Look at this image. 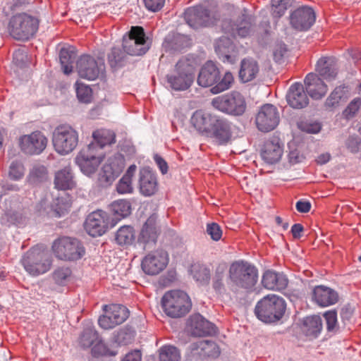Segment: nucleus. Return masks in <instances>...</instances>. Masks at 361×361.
I'll use <instances>...</instances> for the list:
<instances>
[{
  "instance_id": "1",
  "label": "nucleus",
  "mask_w": 361,
  "mask_h": 361,
  "mask_svg": "<svg viewBox=\"0 0 361 361\" xmlns=\"http://www.w3.org/2000/svg\"><path fill=\"white\" fill-rule=\"evenodd\" d=\"M39 20L35 16L20 13L13 16L8 25L10 35L16 39L27 40L38 30Z\"/></svg>"
},
{
  "instance_id": "2",
  "label": "nucleus",
  "mask_w": 361,
  "mask_h": 361,
  "mask_svg": "<svg viewBox=\"0 0 361 361\" xmlns=\"http://www.w3.org/2000/svg\"><path fill=\"white\" fill-rule=\"evenodd\" d=\"M286 303L282 298L268 295L256 305L255 313L261 321L268 323L279 320L284 314Z\"/></svg>"
},
{
  "instance_id": "3",
  "label": "nucleus",
  "mask_w": 361,
  "mask_h": 361,
  "mask_svg": "<svg viewBox=\"0 0 361 361\" xmlns=\"http://www.w3.org/2000/svg\"><path fill=\"white\" fill-rule=\"evenodd\" d=\"M161 305L166 315L172 318L185 316L192 307L188 294L182 290H173L166 292L161 299Z\"/></svg>"
},
{
  "instance_id": "4",
  "label": "nucleus",
  "mask_w": 361,
  "mask_h": 361,
  "mask_svg": "<svg viewBox=\"0 0 361 361\" xmlns=\"http://www.w3.org/2000/svg\"><path fill=\"white\" fill-rule=\"evenodd\" d=\"M52 145L55 152L61 156L73 152L78 146V131L69 125H60L52 133Z\"/></svg>"
},
{
  "instance_id": "5",
  "label": "nucleus",
  "mask_w": 361,
  "mask_h": 361,
  "mask_svg": "<svg viewBox=\"0 0 361 361\" xmlns=\"http://www.w3.org/2000/svg\"><path fill=\"white\" fill-rule=\"evenodd\" d=\"M257 269L244 261H235L229 268V279L238 288L250 289L257 281Z\"/></svg>"
},
{
  "instance_id": "6",
  "label": "nucleus",
  "mask_w": 361,
  "mask_h": 361,
  "mask_svg": "<svg viewBox=\"0 0 361 361\" xmlns=\"http://www.w3.org/2000/svg\"><path fill=\"white\" fill-rule=\"evenodd\" d=\"M233 81V76L230 72H226L221 77L219 69H200L197 77L199 85L204 87L213 86L211 92L214 94L228 90Z\"/></svg>"
},
{
  "instance_id": "7",
  "label": "nucleus",
  "mask_w": 361,
  "mask_h": 361,
  "mask_svg": "<svg viewBox=\"0 0 361 361\" xmlns=\"http://www.w3.org/2000/svg\"><path fill=\"white\" fill-rule=\"evenodd\" d=\"M211 104L215 109L232 116L243 115L247 108L244 96L238 91L217 96L212 99Z\"/></svg>"
},
{
  "instance_id": "8",
  "label": "nucleus",
  "mask_w": 361,
  "mask_h": 361,
  "mask_svg": "<svg viewBox=\"0 0 361 361\" xmlns=\"http://www.w3.org/2000/svg\"><path fill=\"white\" fill-rule=\"evenodd\" d=\"M123 49L131 56H142L148 51L149 44L142 27L133 26L128 34L123 36Z\"/></svg>"
},
{
  "instance_id": "9",
  "label": "nucleus",
  "mask_w": 361,
  "mask_h": 361,
  "mask_svg": "<svg viewBox=\"0 0 361 361\" xmlns=\"http://www.w3.org/2000/svg\"><path fill=\"white\" fill-rule=\"evenodd\" d=\"M22 264L30 275L37 276L44 274L51 267V260L47 252L33 248L23 256Z\"/></svg>"
},
{
  "instance_id": "10",
  "label": "nucleus",
  "mask_w": 361,
  "mask_h": 361,
  "mask_svg": "<svg viewBox=\"0 0 361 361\" xmlns=\"http://www.w3.org/2000/svg\"><path fill=\"white\" fill-rule=\"evenodd\" d=\"M52 249L56 256L63 260H76L85 253L81 243L77 239L70 237L56 240Z\"/></svg>"
},
{
  "instance_id": "11",
  "label": "nucleus",
  "mask_w": 361,
  "mask_h": 361,
  "mask_svg": "<svg viewBox=\"0 0 361 361\" xmlns=\"http://www.w3.org/2000/svg\"><path fill=\"white\" fill-rule=\"evenodd\" d=\"M184 18L187 24L194 29L214 25L219 19L218 15L210 13L202 5L187 8L184 13Z\"/></svg>"
},
{
  "instance_id": "12",
  "label": "nucleus",
  "mask_w": 361,
  "mask_h": 361,
  "mask_svg": "<svg viewBox=\"0 0 361 361\" xmlns=\"http://www.w3.org/2000/svg\"><path fill=\"white\" fill-rule=\"evenodd\" d=\"M221 30L232 37H246L253 32L254 20L246 14H243L236 20L225 18L221 23Z\"/></svg>"
},
{
  "instance_id": "13",
  "label": "nucleus",
  "mask_w": 361,
  "mask_h": 361,
  "mask_svg": "<svg viewBox=\"0 0 361 361\" xmlns=\"http://www.w3.org/2000/svg\"><path fill=\"white\" fill-rule=\"evenodd\" d=\"M104 310L105 314L98 319L99 325L104 329H113L121 324L129 316L128 310L121 305H104Z\"/></svg>"
},
{
  "instance_id": "14",
  "label": "nucleus",
  "mask_w": 361,
  "mask_h": 361,
  "mask_svg": "<svg viewBox=\"0 0 361 361\" xmlns=\"http://www.w3.org/2000/svg\"><path fill=\"white\" fill-rule=\"evenodd\" d=\"M48 139L40 131H34L18 138V146L27 155H39L47 147Z\"/></svg>"
},
{
  "instance_id": "15",
  "label": "nucleus",
  "mask_w": 361,
  "mask_h": 361,
  "mask_svg": "<svg viewBox=\"0 0 361 361\" xmlns=\"http://www.w3.org/2000/svg\"><path fill=\"white\" fill-rule=\"evenodd\" d=\"M279 113L277 108L272 104H266L259 110L256 116L255 123L260 131L269 132L279 125Z\"/></svg>"
},
{
  "instance_id": "16",
  "label": "nucleus",
  "mask_w": 361,
  "mask_h": 361,
  "mask_svg": "<svg viewBox=\"0 0 361 361\" xmlns=\"http://www.w3.org/2000/svg\"><path fill=\"white\" fill-rule=\"evenodd\" d=\"M168 262V254L162 250H158L147 254L142 260L141 267L145 274L156 275L166 268Z\"/></svg>"
},
{
  "instance_id": "17",
  "label": "nucleus",
  "mask_w": 361,
  "mask_h": 361,
  "mask_svg": "<svg viewBox=\"0 0 361 361\" xmlns=\"http://www.w3.org/2000/svg\"><path fill=\"white\" fill-rule=\"evenodd\" d=\"M316 15L309 6H300L290 16V23L293 28L298 31H306L314 23Z\"/></svg>"
},
{
  "instance_id": "18",
  "label": "nucleus",
  "mask_w": 361,
  "mask_h": 361,
  "mask_svg": "<svg viewBox=\"0 0 361 361\" xmlns=\"http://www.w3.org/2000/svg\"><path fill=\"white\" fill-rule=\"evenodd\" d=\"M218 114L198 109L192 114L190 123L191 126L201 135L207 136Z\"/></svg>"
},
{
  "instance_id": "19",
  "label": "nucleus",
  "mask_w": 361,
  "mask_h": 361,
  "mask_svg": "<svg viewBox=\"0 0 361 361\" xmlns=\"http://www.w3.org/2000/svg\"><path fill=\"white\" fill-rule=\"evenodd\" d=\"M207 137L214 139L219 145L228 143L232 137L231 123L224 117L218 115Z\"/></svg>"
},
{
  "instance_id": "20",
  "label": "nucleus",
  "mask_w": 361,
  "mask_h": 361,
  "mask_svg": "<svg viewBox=\"0 0 361 361\" xmlns=\"http://www.w3.org/2000/svg\"><path fill=\"white\" fill-rule=\"evenodd\" d=\"M158 235L159 230L157 226V217L154 215H152L142 226L138 235L137 243L142 245L144 249L149 248L156 244Z\"/></svg>"
},
{
  "instance_id": "21",
  "label": "nucleus",
  "mask_w": 361,
  "mask_h": 361,
  "mask_svg": "<svg viewBox=\"0 0 361 361\" xmlns=\"http://www.w3.org/2000/svg\"><path fill=\"white\" fill-rule=\"evenodd\" d=\"M166 78L170 87L176 91L188 90L194 80L193 74L185 71V69H173Z\"/></svg>"
},
{
  "instance_id": "22",
  "label": "nucleus",
  "mask_w": 361,
  "mask_h": 361,
  "mask_svg": "<svg viewBox=\"0 0 361 361\" xmlns=\"http://www.w3.org/2000/svg\"><path fill=\"white\" fill-rule=\"evenodd\" d=\"M307 92L314 99H320L325 96L328 87L322 79L317 75L310 73L305 79Z\"/></svg>"
},
{
  "instance_id": "23",
  "label": "nucleus",
  "mask_w": 361,
  "mask_h": 361,
  "mask_svg": "<svg viewBox=\"0 0 361 361\" xmlns=\"http://www.w3.org/2000/svg\"><path fill=\"white\" fill-rule=\"evenodd\" d=\"M288 104L293 109H303L309 104V98L304 90L302 85L300 83L293 84L286 95Z\"/></svg>"
},
{
  "instance_id": "24",
  "label": "nucleus",
  "mask_w": 361,
  "mask_h": 361,
  "mask_svg": "<svg viewBox=\"0 0 361 361\" xmlns=\"http://www.w3.org/2000/svg\"><path fill=\"white\" fill-rule=\"evenodd\" d=\"M188 326L191 334L194 336L201 337L215 332L214 326L200 314L191 316L188 322Z\"/></svg>"
},
{
  "instance_id": "25",
  "label": "nucleus",
  "mask_w": 361,
  "mask_h": 361,
  "mask_svg": "<svg viewBox=\"0 0 361 361\" xmlns=\"http://www.w3.org/2000/svg\"><path fill=\"white\" fill-rule=\"evenodd\" d=\"M312 300L321 307H327L336 303L338 295L330 288L317 286L312 291Z\"/></svg>"
},
{
  "instance_id": "26",
  "label": "nucleus",
  "mask_w": 361,
  "mask_h": 361,
  "mask_svg": "<svg viewBox=\"0 0 361 361\" xmlns=\"http://www.w3.org/2000/svg\"><path fill=\"white\" fill-rule=\"evenodd\" d=\"M110 227V216L102 209L92 212V237L102 236Z\"/></svg>"
},
{
  "instance_id": "27",
  "label": "nucleus",
  "mask_w": 361,
  "mask_h": 361,
  "mask_svg": "<svg viewBox=\"0 0 361 361\" xmlns=\"http://www.w3.org/2000/svg\"><path fill=\"white\" fill-rule=\"evenodd\" d=\"M262 283L268 290H282L287 287L288 280L283 274L267 270L262 276Z\"/></svg>"
},
{
  "instance_id": "28",
  "label": "nucleus",
  "mask_w": 361,
  "mask_h": 361,
  "mask_svg": "<svg viewBox=\"0 0 361 361\" xmlns=\"http://www.w3.org/2000/svg\"><path fill=\"white\" fill-rule=\"evenodd\" d=\"M350 96V89L346 85L336 87L329 94L325 102L328 108L335 109L345 103Z\"/></svg>"
},
{
  "instance_id": "29",
  "label": "nucleus",
  "mask_w": 361,
  "mask_h": 361,
  "mask_svg": "<svg viewBox=\"0 0 361 361\" xmlns=\"http://www.w3.org/2000/svg\"><path fill=\"white\" fill-rule=\"evenodd\" d=\"M54 183L56 189L62 190L75 187V183L70 166H65L55 173Z\"/></svg>"
},
{
  "instance_id": "30",
  "label": "nucleus",
  "mask_w": 361,
  "mask_h": 361,
  "mask_svg": "<svg viewBox=\"0 0 361 361\" xmlns=\"http://www.w3.org/2000/svg\"><path fill=\"white\" fill-rule=\"evenodd\" d=\"M47 168L39 163L33 164L29 169L25 183L30 185H39L48 180Z\"/></svg>"
},
{
  "instance_id": "31",
  "label": "nucleus",
  "mask_w": 361,
  "mask_h": 361,
  "mask_svg": "<svg viewBox=\"0 0 361 361\" xmlns=\"http://www.w3.org/2000/svg\"><path fill=\"white\" fill-rule=\"evenodd\" d=\"M283 149L279 142L267 141L261 151L262 159L269 164L277 163L281 158Z\"/></svg>"
},
{
  "instance_id": "32",
  "label": "nucleus",
  "mask_w": 361,
  "mask_h": 361,
  "mask_svg": "<svg viewBox=\"0 0 361 361\" xmlns=\"http://www.w3.org/2000/svg\"><path fill=\"white\" fill-rule=\"evenodd\" d=\"M157 190L155 175L147 169L140 172V191L145 196H151Z\"/></svg>"
},
{
  "instance_id": "33",
  "label": "nucleus",
  "mask_w": 361,
  "mask_h": 361,
  "mask_svg": "<svg viewBox=\"0 0 361 361\" xmlns=\"http://www.w3.org/2000/svg\"><path fill=\"white\" fill-rule=\"evenodd\" d=\"M227 269L226 263L219 264L212 277V287L215 292L220 295L226 293V291L225 281Z\"/></svg>"
},
{
  "instance_id": "34",
  "label": "nucleus",
  "mask_w": 361,
  "mask_h": 361,
  "mask_svg": "<svg viewBox=\"0 0 361 361\" xmlns=\"http://www.w3.org/2000/svg\"><path fill=\"white\" fill-rule=\"evenodd\" d=\"M123 169V164L121 161L116 159H110L102 167V178L106 183H111L120 175Z\"/></svg>"
},
{
  "instance_id": "35",
  "label": "nucleus",
  "mask_w": 361,
  "mask_h": 361,
  "mask_svg": "<svg viewBox=\"0 0 361 361\" xmlns=\"http://www.w3.org/2000/svg\"><path fill=\"white\" fill-rule=\"evenodd\" d=\"M135 238V231L133 226H121L115 233L114 240L120 246H128L133 244Z\"/></svg>"
},
{
  "instance_id": "36",
  "label": "nucleus",
  "mask_w": 361,
  "mask_h": 361,
  "mask_svg": "<svg viewBox=\"0 0 361 361\" xmlns=\"http://www.w3.org/2000/svg\"><path fill=\"white\" fill-rule=\"evenodd\" d=\"M322 329V322L320 317L311 316L304 319L302 331L307 336L317 338Z\"/></svg>"
},
{
  "instance_id": "37",
  "label": "nucleus",
  "mask_w": 361,
  "mask_h": 361,
  "mask_svg": "<svg viewBox=\"0 0 361 361\" xmlns=\"http://www.w3.org/2000/svg\"><path fill=\"white\" fill-rule=\"evenodd\" d=\"M75 163L84 175L90 176V144L78 152L75 158Z\"/></svg>"
},
{
  "instance_id": "38",
  "label": "nucleus",
  "mask_w": 361,
  "mask_h": 361,
  "mask_svg": "<svg viewBox=\"0 0 361 361\" xmlns=\"http://www.w3.org/2000/svg\"><path fill=\"white\" fill-rule=\"evenodd\" d=\"M192 350H200V354L207 357H218L220 354L219 348L214 341L201 340L193 344Z\"/></svg>"
},
{
  "instance_id": "39",
  "label": "nucleus",
  "mask_w": 361,
  "mask_h": 361,
  "mask_svg": "<svg viewBox=\"0 0 361 361\" xmlns=\"http://www.w3.org/2000/svg\"><path fill=\"white\" fill-rule=\"evenodd\" d=\"M77 57V50L73 46L63 47L59 51V61L61 68H74Z\"/></svg>"
},
{
  "instance_id": "40",
  "label": "nucleus",
  "mask_w": 361,
  "mask_h": 361,
  "mask_svg": "<svg viewBox=\"0 0 361 361\" xmlns=\"http://www.w3.org/2000/svg\"><path fill=\"white\" fill-rule=\"evenodd\" d=\"M111 213L119 220L127 217L131 213V204L127 200L120 199L109 205Z\"/></svg>"
},
{
  "instance_id": "41",
  "label": "nucleus",
  "mask_w": 361,
  "mask_h": 361,
  "mask_svg": "<svg viewBox=\"0 0 361 361\" xmlns=\"http://www.w3.org/2000/svg\"><path fill=\"white\" fill-rule=\"evenodd\" d=\"M116 353L111 351L97 332L92 331V355H115Z\"/></svg>"
},
{
  "instance_id": "42",
  "label": "nucleus",
  "mask_w": 361,
  "mask_h": 361,
  "mask_svg": "<svg viewBox=\"0 0 361 361\" xmlns=\"http://www.w3.org/2000/svg\"><path fill=\"white\" fill-rule=\"evenodd\" d=\"M92 137L94 138L97 145L101 148L115 142L114 133L106 129H101L94 131Z\"/></svg>"
},
{
  "instance_id": "43",
  "label": "nucleus",
  "mask_w": 361,
  "mask_h": 361,
  "mask_svg": "<svg viewBox=\"0 0 361 361\" xmlns=\"http://www.w3.org/2000/svg\"><path fill=\"white\" fill-rule=\"evenodd\" d=\"M190 274L193 279L202 284H207L210 279V271L204 265L194 264L190 267Z\"/></svg>"
},
{
  "instance_id": "44",
  "label": "nucleus",
  "mask_w": 361,
  "mask_h": 361,
  "mask_svg": "<svg viewBox=\"0 0 361 361\" xmlns=\"http://www.w3.org/2000/svg\"><path fill=\"white\" fill-rule=\"evenodd\" d=\"M13 65L17 68H27L35 66L32 58L23 49H17L13 54Z\"/></svg>"
},
{
  "instance_id": "45",
  "label": "nucleus",
  "mask_w": 361,
  "mask_h": 361,
  "mask_svg": "<svg viewBox=\"0 0 361 361\" xmlns=\"http://www.w3.org/2000/svg\"><path fill=\"white\" fill-rule=\"evenodd\" d=\"M25 171L24 164L21 161L14 160L9 165L8 176L13 181H20L24 178Z\"/></svg>"
},
{
  "instance_id": "46",
  "label": "nucleus",
  "mask_w": 361,
  "mask_h": 361,
  "mask_svg": "<svg viewBox=\"0 0 361 361\" xmlns=\"http://www.w3.org/2000/svg\"><path fill=\"white\" fill-rule=\"evenodd\" d=\"M214 47L216 54L218 55L221 54V56H219V58L222 57L224 61L226 60L228 61L231 59V56L228 54V49L232 47L231 39L227 37H220L216 41Z\"/></svg>"
},
{
  "instance_id": "47",
  "label": "nucleus",
  "mask_w": 361,
  "mask_h": 361,
  "mask_svg": "<svg viewBox=\"0 0 361 361\" xmlns=\"http://www.w3.org/2000/svg\"><path fill=\"white\" fill-rule=\"evenodd\" d=\"M71 207V200L66 195L56 198L51 206V211L56 216H61L67 212Z\"/></svg>"
},
{
  "instance_id": "48",
  "label": "nucleus",
  "mask_w": 361,
  "mask_h": 361,
  "mask_svg": "<svg viewBox=\"0 0 361 361\" xmlns=\"http://www.w3.org/2000/svg\"><path fill=\"white\" fill-rule=\"evenodd\" d=\"M159 359L160 361H180V352L174 346H163L159 350Z\"/></svg>"
},
{
  "instance_id": "49",
  "label": "nucleus",
  "mask_w": 361,
  "mask_h": 361,
  "mask_svg": "<svg viewBox=\"0 0 361 361\" xmlns=\"http://www.w3.org/2000/svg\"><path fill=\"white\" fill-rule=\"evenodd\" d=\"M111 68H116L125 65L126 55L119 48L114 47L111 49L108 56Z\"/></svg>"
},
{
  "instance_id": "50",
  "label": "nucleus",
  "mask_w": 361,
  "mask_h": 361,
  "mask_svg": "<svg viewBox=\"0 0 361 361\" xmlns=\"http://www.w3.org/2000/svg\"><path fill=\"white\" fill-rule=\"evenodd\" d=\"M75 90L80 102L88 104L90 102V88L88 84L78 80L75 83Z\"/></svg>"
},
{
  "instance_id": "51",
  "label": "nucleus",
  "mask_w": 361,
  "mask_h": 361,
  "mask_svg": "<svg viewBox=\"0 0 361 361\" xmlns=\"http://www.w3.org/2000/svg\"><path fill=\"white\" fill-rule=\"evenodd\" d=\"M201 59L195 55H188L182 57L176 65V68H194L201 65Z\"/></svg>"
},
{
  "instance_id": "52",
  "label": "nucleus",
  "mask_w": 361,
  "mask_h": 361,
  "mask_svg": "<svg viewBox=\"0 0 361 361\" xmlns=\"http://www.w3.org/2000/svg\"><path fill=\"white\" fill-rule=\"evenodd\" d=\"M71 271L69 268L66 267H59L53 273V279L58 284H64L69 276Z\"/></svg>"
},
{
  "instance_id": "53",
  "label": "nucleus",
  "mask_w": 361,
  "mask_h": 361,
  "mask_svg": "<svg viewBox=\"0 0 361 361\" xmlns=\"http://www.w3.org/2000/svg\"><path fill=\"white\" fill-rule=\"evenodd\" d=\"M271 4L274 18L281 17L287 10L288 0H271Z\"/></svg>"
},
{
  "instance_id": "54",
  "label": "nucleus",
  "mask_w": 361,
  "mask_h": 361,
  "mask_svg": "<svg viewBox=\"0 0 361 361\" xmlns=\"http://www.w3.org/2000/svg\"><path fill=\"white\" fill-rule=\"evenodd\" d=\"M361 106V98H355L352 100L350 104L347 106L343 112L345 118H350L355 116Z\"/></svg>"
},
{
  "instance_id": "55",
  "label": "nucleus",
  "mask_w": 361,
  "mask_h": 361,
  "mask_svg": "<svg viewBox=\"0 0 361 361\" xmlns=\"http://www.w3.org/2000/svg\"><path fill=\"white\" fill-rule=\"evenodd\" d=\"M116 190L119 194L132 193L133 191L132 180L123 176L116 185Z\"/></svg>"
},
{
  "instance_id": "56",
  "label": "nucleus",
  "mask_w": 361,
  "mask_h": 361,
  "mask_svg": "<svg viewBox=\"0 0 361 361\" xmlns=\"http://www.w3.org/2000/svg\"><path fill=\"white\" fill-rule=\"evenodd\" d=\"M207 233L213 240L218 241L221 238L222 230L220 226L216 223L207 224Z\"/></svg>"
},
{
  "instance_id": "57",
  "label": "nucleus",
  "mask_w": 361,
  "mask_h": 361,
  "mask_svg": "<svg viewBox=\"0 0 361 361\" xmlns=\"http://www.w3.org/2000/svg\"><path fill=\"white\" fill-rule=\"evenodd\" d=\"M324 317L326 322V328L328 331H334L337 326V312L335 310L326 312Z\"/></svg>"
},
{
  "instance_id": "58",
  "label": "nucleus",
  "mask_w": 361,
  "mask_h": 361,
  "mask_svg": "<svg viewBox=\"0 0 361 361\" xmlns=\"http://www.w3.org/2000/svg\"><path fill=\"white\" fill-rule=\"evenodd\" d=\"M298 128L308 133H317L321 130V125L319 123L300 122L298 123Z\"/></svg>"
},
{
  "instance_id": "59",
  "label": "nucleus",
  "mask_w": 361,
  "mask_h": 361,
  "mask_svg": "<svg viewBox=\"0 0 361 361\" xmlns=\"http://www.w3.org/2000/svg\"><path fill=\"white\" fill-rule=\"evenodd\" d=\"M337 65L336 57L333 56H322L317 61L316 68H331Z\"/></svg>"
},
{
  "instance_id": "60",
  "label": "nucleus",
  "mask_w": 361,
  "mask_h": 361,
  "mask_svg": "<svg viewBox=\"0 0 361 361\" xmlns=\"http://www.w3.org/2000/svg\"><path fill=\"white\" fill-rule=\"evenodd\" d=\"M259 69H239V78L243 82L252 80L258 73Z\"/></svg>"
},
{
  "instance_id": "61",
  "label": "nucleus",
  "mask_w": 361,
  "mask_h": 361,
  "mask_svg": "<svg viewBox=\"0 0 361 361\" xmlns=\"http://www.w3.org/2000/svg\"><path fill=\"white\" fill-rule=\"evenodd\" d=\"M287 54V48L284 44H278L274 50V59L278 63H281Z\"/></svg>"
},
{
  "instance_id": "62",
  "label": "nucleus",
  "mask_w": 361,
  "mask_h": 361,
  "mask_svg": "<svg viewBox=\"0 0 361 361\" xmlns=\"http://www.w3.org/2000/svg\"><path fill=\"white\" fill-rule=\"evenodd\" d=\"M146 8L156 12L160 10L164 5L165 0H143Z\"/></svg>"
},
{
  "instance_id": "63",
  "label": "nucleus",
  "mask_w": 361,
  "mask_h": 361,
  "mask_svg": "<svg viewBox=\"0 0 361 361\" xmlns=\"http://www.w3.org/2000/svg\"><path fill=\"white\" fill-rule=\"evenodd\" d=\"M79 345L83 349H87L90 346V331L85 329L79 338Z\"/></svg>"
},
{
  "instance_id": "64",
  "label": "nucleus",
  "mask_w": 361,
  "mask_h": 361,
  "mask_svg": "<svg viewBox=\"0 0 361 361\" xmlns=\"http://www.w3.org/2000/svg\"><path fill=\"white\" fill-rule=\"evenodd\" d=\"M319 74L323 81L324 80L331 81L336 78L337 72L336 69H319Z\"/></svg>"
}]
</instances>
